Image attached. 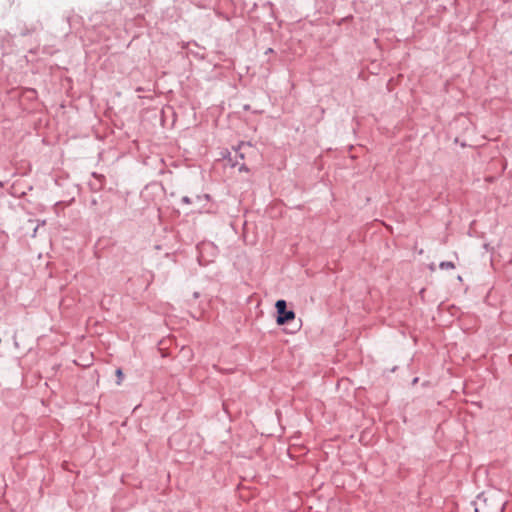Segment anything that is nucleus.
Returning <instances> with one entry per match:
<instances>
[{
    "label": "nucleus",
    "instance_id": "2",
    "mask_svg": "<svg viewBox=\"0 0 512 512\" xmlns=\"http://www.w3.org/2000/svg\"><path fill=\"white\" fill-rule=\"evenodd\" d=\"M440 268L441 269H454L455 265H454L453 262L446 261V262H441L440 263Z\"/></svg>",
    "mask_w": 512,
    "mask_h": 512
},
{
    "label": "nucleus",
    "instance_id": "1",
    "mask_svg": "<svg viewBox=\"0 0 512 512\" xmlns=\"http://www.w3.org/2000/svg\"><path fill=\"white\" fill-rule=\"evenodd\" d=\"M275 307L278 312V316L276 322L278 325H284L285 323L293 320L295 318V313L293 311L286 310V301L278 300L275 304Z\"/></svg>",
    "mask_w": 512,
    "mask_h": 512
},
{
    "label": "nucleus",
    "instance_id": "3",
    "mask_svg": "<svg viewBox=\"0 0 512 512\" xmlns=\"http://www.w3.org/2000/svg\"><path fill=\"white\" fill-rule=\"evenodd\" d=\"M115 373H116V376L118 378L117 385H121L123 377H124L122 369L118 368Z\"/></svg>",
    "mask_w": 512,
    "mask_h": 512
}]
</instances>
